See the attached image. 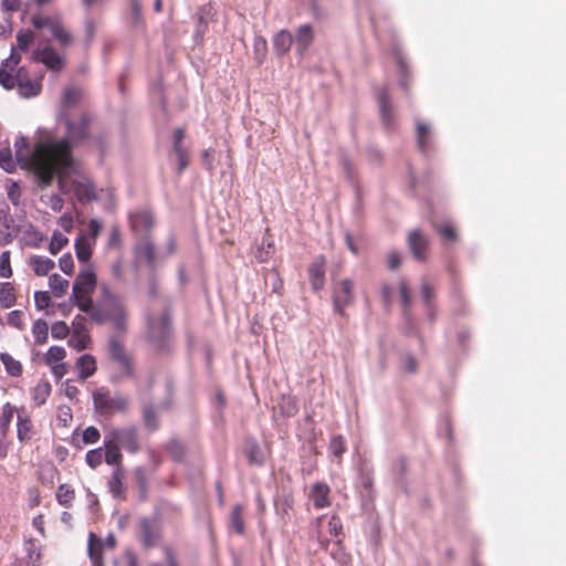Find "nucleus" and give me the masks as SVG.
<instances>
[{
	"instance_id": "1",
	"label": "nucleus",
	"mask_w": 566,
	"mask_h": 566,
	"mask_svg": "<svg viewBox=\"0 0 566 566\" xmlns=\"http://www.w3.org/2000/svg\"><path fill=\"white\" fill-rule=\"evenodd\" d=\"M28 139L18 137L14 142L15 158L21 168L34 172L43 185H50L55 174L72 166V153L66 140L39 143L28 155Z\"/></svg>"
},
{
	"instance_id": "2",
	"label": "nucleus",
	"mask_w": 566,
	"mask_h": 566,
	"mask_svg": "<svg viewBox=\"0 0 566 566\" xmlns=\"http://www.w3.org/2000/svg\"><path fill=\"white\" fill-rule=\"evenodd\" d=\"M96 283L97 277L93 271V265L80 271L72 289V298L75 305L81 312L90 314L96 323L102 324L112 321L117 328H124L126 315L123 304L106 285L101 287L103 300L96 306L93 305L92 294Z\"/></svg>"
},
{
	"instance_id": "3",
	"label": "nucleus",
	"mask_w": 566,
	"mask_h": 566,
	"mask_svg": "<svg viewBox=\"0 0 566 566\" xmlns=\"http://www.w3.org/2000/svg\"><path fill=\"white\" fill-rule=\"evenodd\" d=\"M21 62V54L11 51V54L6 59L0 67V85L6 90H12L15 86L22 97L30 98L39 95L42 90V76L31 77L25 66L18 69L15 75L12 73Z\"/></svg>"
},
{
	"instance_id": "4",
	"label": "nucleus",
	"mask_w": 566,
	"mask_h": 566,
	"mask_svg": "<svg viewBox=\"0 0 566 566\" xmlns=\"http://www.w3.org/2000/svg\"><path fill=\"white\" fill-rule=\"evenodd\" d=\"M92 398L95 412L105 419H111L116 413H126L129 410L127 397L113 396L111 390L104 387L94 390Z\"/></svg>"
},
{
	"instance_id": "5",
	"label": "nucleus",
	"mask_w": 566,
	"mask_h": 566,
	"mask_svg": "<svg viewBox=\"0 0 566 566\" xmlns=\"http://www.w3.org/2000/svg\"><path fill=\"white\" fill-rule=\"evenodd\" d=\"M148 338L157 350L169 347L171 339V317L165 311L158 317H151L148 322Z\"/></svg>"
},
{
	"instance_id": "6",
	"label": "nucleus",
	"mask_w": 566,
	"mask_h": 566,
	"mask_svg": "<svg viewBox=\"0 0 566 566\" xmlns=\"http://www.w3.org/2000/svg\"><path fill=\"white\" fill-rule=\"evenodd\" d=\"M108 354L112 363L118 370V379L135 377V365L132 356L126 352L123 343L113 337L108 342Z\"/></svg>"
},
{
	"instance_id": "7",
	"label": "nucleus",
	"mask_w": 566,
	"mask_h": 566,
	"mask_svg": "<svg viewBox=\"0 0 566 566\" xmlns=\"http://www.w3.org/2000/svg\"><path fill=\"white\" fill-rule=\"evenodd\" d=\"M91 122V116L85 112H80L74 116L65 115L66 138L63 140L67 142L70 148L71 143L78 144L88 139Z\"/></svg>"
},
{
	"instance_id": "8",
	"label": "nucleus",
	"mask_w": 566,
	"mask_h": 566,
	"mask_svg": "<svg viewBox=\"0 0 566 566\" xmlns=\"http://www.w3.org/2000/svg\"><path fill=\"white\" fill-rule=\"evenodd\" d=\"M333 305L335 312L345 315V308L354 303V282L350 279H344L336 282L333 286Z\"/></svg>"
},
{
	"instance_id": "9",
	"label": "nucleus",
	"mask_w": 566,
	"mask_h": 566,
	"mask_svg": "<svg viewBox=\"0 0 566 566\" xmlns=\"http://www.w3.org/2000/svg\"><path fill=\"white\" fill-rule=\"evenodd\" d=\"M106 434L113 439L120 448H124L130 453H136L140 449L138 432L135 426L113 428Z\"/></svg>"
},
{
	"instance_id": "10",
	"label": "nucleus",
	"mask_w": 566,
	"mask_h": 566,
	"mask_svg": "<svg viewBox=\"0 0 566 566\" xmlns=\"http://www.w3.org/2000/svg\"><path fill=\"white\" fill-rule=\"evenodd\" d=\"M129 224L133 231L145 235H149L155 226V214L149 208H140L129 213Z\"/></svg>"
},
{
	"instance_id": "11",
	"label": "nucleus",
	"mask_w": 566,
	"mask_h": 566,
	"mask_svg": "<svg viewBox=\"0 0 566 566\" xmlns=\"http://www.w3.org/2000/svg\"><path fill=\"white\" fill-rule=\"evenodd\" d=\"M31 60L36 63H43L53 72H60L64 66V59L50 45L34 50L31 54Z\"/></svg>"
},
{
	"instance_id": "12",
	"label": "nucleus",
	"mask_w": 566,
	"mask_h": 566,
	"mask_svg": "<svg viewBox=\"0 0 566 566\" xmlns=\"http://www.w3.org/2000/svg\"><path fill=\"white\" fill-rule=\"evenodd\" d=\"M408 245L413 258L419 262H426L428 259L429 239L419 229L413 230L408 235Z\"/></svg>"
},
{
	"instance_id": "13",
	"label": "nucleus",
	"mask_w": 566,
	"mask_h": 566,
	"mask_svg": "<svg viewBox=\"0 0 566 566\" xmlns=\"http://www.w3.org/2000/svg\"><path fill=\"white\" fill-rule=\"evenodd\" d=\"M160 527L151 518L143 517L139 521V538L145 548L154 547L160 539Z\"/></svg>"
},
{
	"instance_id": "14",
	"label": "nucleus",
	"mask_w": 566,
	"mask_h": 566,
	"mask_svg": "<svg viewBox=\"0 0 566 566\" xmlns=\"http://www.w3.org/2000/svg\"><path fill=\"white\" fill-rule=\"evenodd\" d=\"M36 436V429L24 408L18 410L17 438L21 443H29Z\"/></svg>"
},
{
	"instance_id": "15",
	"label": "nucleus",
	"mask_w": 566,
	"mask_h": 566,
	"mask_svg": "<svg viewBox=\"0 0 566 566\" xmlns=\"http://www.w3.org/2000/svg\"><path fill=\"white\" fill-rule=\"evenodd\" d=\"M326 259L323 255L316 256L308 265L307 273L312 289L317 292L325 284Z\"/></svg>"
},
{
	"instance_id": "16",
	"label": "nucleus",
	"mask_w": 566,
	"mask_h": 566,
	"mask_svg": "<svg viewBox=\"0 0 566 566\" xmlns=\"http://www.w3.org/2000/svg\"><path fill=\"white\" fill-rule=\"evenodd\" d=\"M91 342L92 339L87 328L82 323L73 322V329L67 340V345L71 348L81 352L86 349L90 346Z\"/></svg>"
},
{
	"instance_id": "17",
	"label": "nucleus",
	"mask_w": 566,
	"mask_h": 566,
	"mask_svg": "<svg viewBox=\"0 0 566 566\" xmlns=\"http://www.w3.org/2000/svg\"><path fill=\"white\" fill-rule=\"evenodd\" d=\"M126 478V471L124 468H115L112 472L107 486L108 491L114 499L125 500L126 499V488L124 485V480Z\"/></svg>"
},
{
	"instance_id": "18",
	"label": "nucleus",
	"mask_w": 566,
	"mask_h": 566,
	"mask_svg": "<svg viewBox=\"0 0 566 566\" xmlns=\"http://www.w3.org/2000/svg\"><path fill=\"white\" fill-rule=\"evenodd\" d=\"M95 243L87 235L81 234L75 240V253L80 263H84L85 268L91 264L93 248Z\"/></svg>"
},
{
	"instance_id": "19",
	"label": "nucleus",
	"mask_w": 566,
	"mask_h": 566,
	"mask_svg": "<svg viewBox=\"0 0 566 566\" xmlns=\"http://www.w3.org/2000/svg\"><path fill=\"white\" fill-rule=\"evenodd\" d=\"M329 486L324 482H316L311 489V500L315 509H324L331 505L329 501Z\"/></svg>"
},
{
	"instance_id": "20",
	"label": "nucleus",
	"mask_w": 566,
	"mask_h": 566,
	"mask_svg": "<svg viewBox=\"0 0 566 566\" xmlns=\"http://www.w3.org/2000/svg\"><path fill=\"white\" fill-rule=\"evenodd\" d=\"M104 460L108 465H114L115 468H123V454L120 452V447L111 439L107 434L104 438Z\"/></svg>"
},
{
	"instance_id": "21",
	"label": "nucleus",
	"mask_w": 566,
	"mask_h": 566,
	"mask_svg": "<svg viewBox=\"0 0 566 566\" xmlns=\"http://www.w3.org/2000/svg\"><path fill=\"white\" fill-rule=\"evenodd\" d=\"M377 101L380 107V114L384 123L391 126L395 122L392 105L387 87H381L377 92Z\"/></svg>"
},
{
	"instance_id": "22",
	"label": "nucleus",
	"mask_w": 566,
	"mask_h": 566,
	"mask_svg": "<svg viewBox=\"0 0 566 566\" xmlns=\"http://www.w3.org/2000/svg\"><path fill=\"white\" fill-rule=\"evenodd\" d=\"M314 41V30L311 24L298 27L295 33L296 51L300 55H304L310 45Z\"/></svg>"
},
{
	"instance_id": "23",
	"label": "nucleus",
	"mask_w": 566,
	"mask_h": 566,
	"mask_svg": "<svg viewBox=\"0 0 566 566\" xmlns=\"http://www.w3.org/2000/svg\"><path fill=\"white\" fill-rule=\"evenodd\" d=\"M78 378L85 380L93 376L97 369L96 359L91 354L81 355L75 361Z\"/></svg>"
},
{
	"instance_id": "24",
	"label": "nucleus",
	"mask_w": 566,
	"mask_h": 566,
	"mask_svg": "<svg viewBox=\"0 0 566 566\" xmlns=\"http://www.w3.org/2000/svg\"><path fill=\"white\" fill-rule=\"evenodd\" d=\"M72 191L81 202L92 201L96 198L94 185L88 180H74Z\"/></svg>"
},
{
	"instance_id": "25",
	"label": "nucleus",
	"mask_w": 566,
	"mask_h": 566,
	"mask_svg": "<svg viewBox=\"0 0 566 566\" xmlns=\"http://www.w3.org/2000/svg\"><path fill=\"white\" fill-rule=\"evenodd\" d=\"M29 264L38 276L48 275L55 266L53 260L42 255H32L29 260Z\"/></svg>"
},
{
	"instance_id": "26",
	"label": "nucleus",
	"mask_w": 566,
	"mask_h": 566,
	"mask_svg": "<svg viewBox=\"0 0 566 566\" xmlns=\"http://www.w3.org/2000/svg\"><path fill=\"white\" fill-rule=\"evenodd\" d=\"M293 36L287 30H281L273 38V48L279 56L285 55L292 46Z\"/></svg>"
},
{
	"instance_id": "27",
	"label": "nucleus",
	"mask_w": 566,
	"mask_h": 566,
	"mask_svg": "<svg viewBox=\"0 0 566 566\" xmlns=\"http://www.w3.org/2000/svg\"><path fill=\"white\" fill-rule=\"evenodd\" d=\"M51 390H52V388L48 380H45V379L40 380L31 389V397L34 402V406L41 407L42 405H44L51 395Z\"/></svg>"
},
{
	"instance_id": "28",
	"label": "nucleus",
	"mask_w": 566,
	"mask_h": 566,
	"mask_svg": "<svg viewBox=\"0 0 566 566\" xmlns=\"http://www.w3.org/2000/svg\"><path fill=\"white\" fill-rule=\"evenodd\" d=\"M17 303V291L12 282L0 283V306L10 308Z\"/></svg>"
},
{
	"instance_id": "29",
	"label": "nucleus",
	"mask_w": 566,
	"mask_h": 566,
	"mask_svg": "<svg viewBox=\"0 0 566 566\" xmlns=\"http://www.w3.org/2000/svg\"><path fill=\"white\" fill-rule=\"evenodd\" d=\"M0 360L3 364L6 371L11 377H20L22 375V373H23L22 364L19 360H17L15 358H13L10 354L1 353Z\"/></svg>"
},
{
	"instance_id": "30",
	"label": "nucleus",
	"mask_w": 566,
	"mask_h": 566,
	"mask_svg": "<svg viewBox=\"0 0 566 566\" xmlns=\"http://www.w3.org/2000/svg\"><path fill=\"white\" fill-rule=\"evenodd\" d=\"M52 36L59 42L61 46H67L72 43V35L64 28L62 19L60 18L52 29L50 30Z\"/></svg>"
},
{
	"instance_id": "31",
	"label": "nucleus",
	"mask_w": 566,
	"mask_h": 566,
	"mask_svg": "<svg viewBox=\"0 0 566 566\" xmlns=\"http://www.w3.org/2000/svg\"><path fill=\"white\" fill-rule=\"evenodd\" d=\"M35 39L34 32L29 29H21L17 33V46L12 49L15 52L22 51L28 52L30 49V45L33 43Z\"/></svg>"
},
{
	"instance_id": "32",
	"label": "nucleus",
	"mask_w": 566,
	"mask_h": 566,
	"mask_svg": "<svg viewBox=\"0 0 566 566\" xmlns=\"http://www.w3.org/2000/svg\"><path fill=\"white\" fill-rule=\"evenodd\" d=\"M137 253L144 258L148 263H153L156 259L155 244L149 239V235H145L137 247Z\"/></svg>"
},
{
	"instance_id": "33",
	"label": "nucleus",
	"mask_w": 566,
	"mask_h": 566,
	"mask_svg": "<svg viewBox=\"0 0 566 566\" xmlns=\"http://www.w3.org/2000/svg\"><path fill=\"white\" fill-rule=\"evenodd\" d=\"M75 499V491L69 484H61L56 491V501L60 505L69 509L72 506V503Z\"/></svg>"
},
{
	"instance_id": "34",
	"label": "nucleus",
	"mask_w": 566,
	"mask_h": 566,
	"mask_svg": "<svg viewBox=\"0 0 566 566\" xmlns=\"http://www.w3.org/2000/svg\"><path fill=\"white\" fill-rule=\"evenodd\" d=\"M50 289L55 297H62L69 289V281L54 273L49 277Z\"/></svg>"
},
{
	"instance_id": "35",
	"label": "nucleus",
	"mask_w": 566,
	"mask_h": 566,
	"mask_svg": "<svg viewBox=\"0 0 566 566\" xmlns=\"http://www.w3.org/2000/svg\"><path fill=\"white\" fill-rule=\"evenodd\" d=\"M417 143L418 147L422 153H427L430 149V128L427 124L417 123Z\"/></svg>"
},
{
	"instance_id": "36",
	"label": "nucleus",
	"mask_w": 566,
	"mask_h": 566,
	"mask_svg": "<svg viewBox=\"0 0 566 566\" xmlns=\"http://www.w3.org/2000/svg\"><path fill=\"white\" fill-rule=\"evenodd\" d=\"M133 474L136 485L139 490V497L140 500L145 501L147 499L148 492V479L146 471L143 467H137L134 469Z\"/></svg>"
},
{
	"instance_id": "37",
	"label": "nucleus",
	"mask_w": 566,
	"mask_h": 566,
	"mask_svg": "<svg viewBox=\"0 0 566 566\" xmlns=\"http://www.w3.org/2000/svg\"><path fill=\"white\" fill-rule=\"evenodd\" d=\"M230 526L240 535H243L245 532V526L243 522V506L237 504L230 515Z\"/></svg>"
},
{
	"instance_id": "38",
	"label": "nucleus",
	"mask_w": 566,
	"mask_h": 566,
	"mask_svg": "<svg viewBox=\"0 0 566 566\" xmlns=\"http://www.w3.org/2000/svg\"><path fill=\"white\" fill-rule=\"evenodd\" d=\"M88 556L91 560L103 558V543L94 533L88 534Z\"/></svg>"
},
{
	"instance_id": "39",
	"label": "nucleus",
	"mask_w": 566,
	"mask_h": 566,
	"mask_svg": "<svg viewBox=\"0 0 566 566\" xmlns=\"http://www.w3.org/2000/svg\"><path fill=\"white\" fill-rule=\"evenodd\" d=\"M32 334L38 345H43L48 340L49 326L43 319H36L32 325Z\"/></svg>"
},
{
	"instance_id": "40",
	"label": "nucleus",
	"mask_w": 566,
	"mask_h": 566,
	"mask_svg": "<svg viewBox=\"0 0 566 566\" xmlns=\"http://www.w3.org/2000/svg\"><path fill=\"white\" fill-rule=\"evenodd\" d=\"M172 149L178 160L177 174H181L189 166V151L184 144L172 145Z\"/></svg>"
},
{
	"instance_id": "41",
	"label": "nucleus",
	"mask_w": 566,
	"mask_h": 566,
	"mask_svg": "<svg viewBox=\"0 0 566 566\" xmlns=\"http://www.w3.org/2000/svg\"><path fill=\"white\" fill-rule=\"evenodd\" d=\"M18 412L15 407L10 402H6L2 407V412L0 416V429L2 432L8 433L10 429L11 421L13 419L14 412Z\"/></svg>"
},
{
	"instance_id": "42",
	"label": "nucleus",
	"mask_w": 566,
	"mask_h": 566,
	"mask_svg": "<svg viewBox=\"0 0 566 566\" xmlns=\"http://www.w3.org/2000/svg\"><path fill=\"white\" fill-rule=\"evenodd\" d=\"M143 421L148 430H156L158 428V418L156 411L150 403H146L143 407Z\"/></svg>"
},
{
	"instance_id": "43",
	"label": "nucleus",
	"mask_w": 566,
	"mask_h": 566,
	"mask_svg": "<svg viewBox=\"0 0 566 566\" xmlns=\"http://www.w3.org/2000/svg\"><path fill=\"white\" fill-rule=\"evenodd\" d=\"M0 167L10 174L15 171L17 159H13L10 147L0 149Z\"/></svg>"
},
{
	"instance_id": "44",
	"label": "nucleus",
	"mask_w": 566,
	"mask_h": 566,
	"mask_svg": "<svg viewBox=\"0 0 566 566\" xmlns=\"http://www.w3.org/2000/svg\"><path fill=\"white\" fill-rule=\"evenodd\" d=\"M60 18L61 17L59 15L51 17L38 13L32 17L31 22L35 29L41 30L43 28H48L51 30L52 25H54V23H56Z\"/></svg>"
},
{
	"instance_id": "45",
	"label": "nucleus",
	"mask_w": 566,
	"mask_h": 566,
	"mask_svg": "<svg viewBox=\"0 0 566 566\" xmlns=\"http://www.w3.org/2000/svg\"><path fill=\"white\" fill-rule=\"evenodd\" d=\"M69 243V239L60 231H54L49 244L51 254L56 255Z\"/></svg>"
},
{
	"instance_id": "46",
	"label": "nucleus",
	"mask_w": 566,
	"mask_h": 566,
	"mask_svg": "<svg viewBox=\"0 0 566 566\" xmlns=\"http://www.w3.org/2000/svg\"><path fill=\"white\" fill-rule=\"evenodd\" d=\"M66 352L61 346H51L45 354L44 361L46 365L51 366L54 364H60L65 358Z\"/></svg>"
},
{
	"instance_id": "47",
	"label": "nucleus",
	"mask_w": 566,
	"mask_h": 566,
	"mask_svg": "<svg viewBox=\"0 0 566 566\" xmlns=\"http://www.w3.org/2000/svg\"><path fill=\"white\" fill-rule=\"evenodd\" d=\"M279 406L285 417H293L298 411L296 400L291 396H282Z\"/></svg>"
},
{
	"instance_id": "48",
	"label": "nucleus",
	"mask_w": 566,
	"mask_h": 566,
	"mask_svg": "<svg viewBox=\"0 0 566 566\" xmlns=\"http://www.w3.org/2000/svg\"><path fill=\"white\" fill-rule=\"evenodd\" d=\"M346 449H347L346 441L343 436L338 434V436L332 437L329 444H328V450L332 455L340 459L342 455L344 454V452L346 451Z\"/></svg>"
},
{
	"instance_id": "49",
	"label": "nucleus",
	"mask_w": 566,
	"mask_h": 566,
	"mask_svg": "<svg viewBox=\"0 0 566 566\" xmlns=\"http://www.w3.org/2000/svg\"><path fill=\"white\" fill-rule=\"evenodd\" d=\"M245 454L250 464L262 465L264 463L260 447L254 441L247 446Z\"/></svg>"
},
{
	"instance_id": "50",
	"label": "nucleus",
	"mask_w": 566,
	"mask_h": 566,
	"mask_svg": "<svg viewBox=\"0 0 566 566\" xmlns=\"http://www.w3.org/2000/svg\"><path fill=\"white\" fill-rule=\"evenodd\" d=\"M12 274L11 253L7 250L0 254V277L9 279Z\"/></svg>"
},
{
	"instance_id": "51",
	"label": "nucleus",
	"mask_w": 566,
	"mask_h": 566,
	"mask_svg": "<svg viewBox=\"0 0 566 566\" xmlns=\"http://www.w3.org/2000/svg\"><path fill=\"white\" fill-rule=\"evenodd\" d=\"M82 98V91L77 87H67L63 94V104L65 107L76 105Z\"/></svg>"
},
{
	"instance_id": "52",
	"label": "nucleus",
	"mask_w": 566,
	"mask_h": 566,
	"mask_svg": "<svg viewBox=\"0 0 566 566\" xmlns=\"http://www.w3.org/2000/svg\"><path fill=\"white\" fill-rule=\"evenodd\" d=\"M104 459V450L102 448L90 450L86 453L85 460L91 469L99 467Z\"/></svg>"
},
{
	"instance_id": "53",
	"label": "nucleus",
	"mask_w": 566,
	"mask_h": 566,
	"mask_svg": "<svg viewBox=\"0 0 566 566\" xmlns=\"http://www.w3.org/2000/svg\"><path fill=\"white\" fill-rule=\"evenodd\" d=\"M51 334L55 339H64L70 334V327L63 321L55 322L51 327Z\"/></svg>"
},
{
	"instance_id": "54",
	"label": "nucleus",
	"mask_w": 566,
	"mask_h": 566,
	"mask_svg": "<svg viewBox=\"0 0 566 566\" xmlns=\"http://www.w3.org/2000/svg\"><path fill=\"white\" fill-rule=\"evenodd\" d=\"M436 231L448 241H455L458 235L457 231L450 223L434 226Z\"/></svg>"
},
{
	"instance_id": "55",
	"label": "nucleus",
	"mask_w": 566,
	"mask_h": 566,
	"mask_svg": "<svg viewBox=\"0 0 566 566\" xmlns=\"http://www.w3.org/2000/svg\"><path fill=\"white\" fill-rule=\"evenodd\" d=\"M399 293L405 312L411 306V295L406 280L399 282Z\"/></svg>"
},
{
	"instance_id": "56",
	"label": "nucleus",
	"mask_w": 566,
	"mask_h": 566,
	"mask_svg": "<svg viewBox=\"0 0 566 566\" xmlns=\"http://www.w3.org/2000/svg\"><path fill=\"white\" fill-rule=\"evenodd\" d=\"M7 196L13 206H19L21 198V189L18 182L10 181L7 186Z\"/></svg>"
},
{
	"instance_id": "57",
	"label": "nucleus",
	"mask_w": 566,
	"mask_h": 566,
	"mask_svg": "<svg viewBox=\"0 0 566 566\" xmlns=\"http://www.w3.org/2000/svg\"><path fill=\"white\" fill-rule=\"evenodd\" d=\"M101 438V433L96 427L90 426L84 429L82 440L85 444L96 443Z\"/></svg>"
},
{
	"instance_id": "58",
	"label": "nucleus",
	"mask_w": 566,
	"mask_h": 566,
	"mask_svg": "<svg viewBox=\"0 0 566 566\" xmlns=\"http://www.w3.org/2000/svg\"><path fill=\"white\" fill-rule=\"evenodd\" d=\"M59 266L66 275H72L74 272V260L71 253L63 254L59 260Z\"/></svg>"
},
{
	"instance_id": "59",
	"label": "nucleus",
	"mask_w": 566,
	"mask_h": 566,
	"mask_svg": "<svg viewBox=\"0 0 566 566\" xmlns=\"http://www.w3.org/2000/svg\"><path fill=\"white\" fill-rule=\"evenodd\" d=\"M35 307L39 311L45 310L51 303V296L46 291H36L34 293Z\"/></svg>"
},
{
	"instance_id": "60",
	"label": "nucleus",
	"mask_w": 566,
	"mask_h": 566,
	"mask_svg": "<svg viewBox=\"0 0 566 566\" xmlns=\"http://www.w3.org/2000/svg\"><path fill=\"white\" fill-rule=\"evenodd\" d=\"M27 500L30 509H34L40 504L41 493L38 486H31L27 490Z\"/></svg>"
},
{
	"instance_id": "61",
	"label": "nucleus",
	"mask_w": 566,
	"mask_h": 566,
	"mask_svg": "<svg viewBox=\"0 0 566 566\" xmlns=\"http://www.w3.org/2000/svg\"><path fill=\"white\" fill-rule=\"evenodd\" d=\"M88 233L86 234L90 240L96 243V240L102 231V223L97 219H91L88 221Z\"/></svg>"
},
{
	"instance_id": "62",
	"label": "nucleus",
	"mask_w": 566,
	"mask_h": 566,
	"mask_svg": "<svg viewBox=\"0 0 566 566\" xmlns=\"http://www.w3.org/2000/svg\"><path fill=\"white\" fill-rule=\"evenodd\" d=\"M97 21L93 18H87L84 23L86 43L90 44L96 32Z\"/></svg>"
},
{
	"instance_id": "63",
	"label": "nucleus",
	"mask_w": 566,
	"mask_h": 566,
	"mask_svg": "<svg viewBox=\"0 0 566 566\" xmlns=\"http://www.w3.org/2000/svg\"><path fill=\"white\" fill-rule=\"evenodd\" d=\"M8 324L18 329L23 328V313L19 310H14L8 314Z\"/></svg>"
},
{
	"instance_id": "64",
	"label": "nucleus",
	"mask_w": 566,
	"mask_h": 566,
	"mask_svg": "<svg viewBox=\"0 0 566 566\" xmlns=\"http://www.w3.org/2000/svg\"><path fill=\"white\" fill-rule=\"evenodd\" d=\"M122 243V234L118 226H113L109 230L108 247L119 248Z\"/></svg>"
}]
</instances>
